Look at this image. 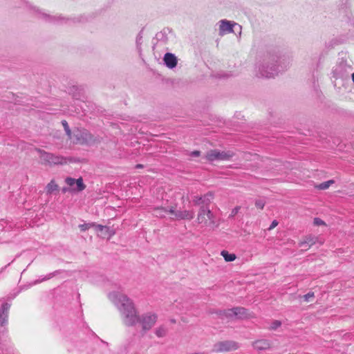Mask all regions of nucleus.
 <instances>
[{"mask_svg":"<svg viewBox=\"0 0 354 354\" xmlns=\"http://www.w3.org/2000/svg\"><path fill=\"white\" fill-rule=\"evenodd\" d=\"M279 57L275 52H267L263 55V61L257 66V76L271 78L279 72L278 64Z\"/></svg>","mask_w":354,"mask_h":354,"instance_id":"f03ea898","label":"nucleus"},{"mask_svg":"<svg viewBox=\"0 0 354 354\" xmlns=\"http://www.w3.org/2000/svg\"><path fill=\"white\" fill-rule=\"evenodd\" d=\"M239 348L237 342L232 340L218 342L214 345L213 351L223 353L235 351Z\"/></svg>","mask_w":354,"mask_h":354,"instance_id":"423d86ee","label":"nucleus"},{"mask_svg":"<svg viewBox=\"0 0 354 354\" xmlns=\"http://www.w3.org/2000/svg\"><path fill=\"white\" fill-rule=\"evenodd\" d=\"M65 183L69 186L68 187L73 193L82 192L86 188V185L84 183L83 178L82 177H80L77 179L67 177L65 178Z\"/></svg>","mask_w":354,"mask_h":354,"instance_id":"1a4fd4ad","label":"nucleus"},{"mask_svg":"<svg viewBox=\"0 0 354 354\" xmlns=\"http://www.w3.org/2000/svg\"><path fill=\"white\" fill-rule=\"evenodd\" d=\"M55 275L54 273H50L44 279H41V281L50 279Z\"/></svg>","mask_w":354,"mask_h":354,"instance_id":"c9c22d12","label":"nucleus"},{"mask_svg":"<svg viewBox=\"0 0 354 354\" xmlns=\"http://www.w3.org/2000/svg\"><path fill=\"white\" fill-rule=\"evenodd\" d=\"M253 347L257 351H264L270 348V343L267 339H259L253 343Z\"/></svg>","mask_w":354,"mask_h":354,"instance_id":"2eb2a0df","label":"nucleus"},{"mask_svg":"<svg viewBox=\"0 0 354 354\" xmlns=\"http://www.w3.org/2000/svg\"><path fill=\"white\" fill-rule=\"evenodd\" d=\"M277 225H278V222L276 220L273 221L269 227V230H271V229L275 227Z\"/></svg>","mask_w":354,"mask_h":354,"instance_id":"f704fd0d","label":"nucleus"},{"mask_svg":"<svg viewBox=\"0 0 354 354\" xmlns=\"http://www.w3.org/2000/svg\"><path fill=\"white\" fill-rule=\"evenodd\" d=\"M58 185L54 180H51L46 187V191L48 194H51L53 192L58 189Z\"/></svg>","mask_w":354,"mask_h":354,"instance_id":"a211bd4d","label":"nucleus"},{"mask_svg":"<svg viewBox=\"0 0 354 354\" xmlns=\"http://www.w3.org/2000/svg\"><path fill=\"white\" fill-rule=\"evenodd\" d=\"M163 60H164L165 64L169 68H174L177 65V58L172 53H167L164 56Z\"/></svg>","mask_w":354,"mask_h":354,"instance_id":"4468645a","label":"nucleus"},{"mask_svg":"<svg viewBox=\"0 0 354 354\" xmlns=\"http://www.w3.org/2000/svg\"><path fill=\"white\" fill-rule=\"evenodd\" d=\"M62 124L64 128V130L66 131V133L67 134V136L71 138V131L69 128V126L68 124V122L66 121V120H62Z\"/></svg>","mask_w":354,"mask_h":354,"instance_id":"5701e85b","label":"nucleus"},{"mask_svg":"<svg viewBox=\"0 0 354 354\" xmlns=\"http://www.w3.org/2000/svg\"><path fill=\"white\" fill-rule=\"evenodd\" d=\"M81 136L82 137L83 141L87 142L88 140L91 138V134L87 131H83L81 133Z\"/></svg>","mask_w":354,"mask_h":354,"instance_id":"cd10ccee","label":"nucleus"},{"mask_svg":"<svg viewBox=\"0 0 354 354\" xmlns=\"http://www.w3.org/2000/svg\"><path fill=\"white\" fill-rule=\"evenodd\" d=\"M314 224L316 225H322L324 224V222L319 218H315L314 219Z\"/></svg>","mask_w":354,"mask_h":354,"instance_id":"2f4dec72","label":"nucleus"},{"mask_svg":"<svg viewBox=\"0 0 354 354\" xmlns=\"http://www.w3.org/2000/svg\"><path fill=\"white\" fill-rule=\"evenodd\" d=\"M266 205V201L264 199L260 198L255 201V206L261 209H263Z\"/></svg>","mask_w":354,"mask_h":354,"instance_id":"b1692460","label":"nucleus"},{"mask_svg":"<svg viewBox=\"0 0 354 354\" xmlns=\"http://www.w3.org/2000/svg\"><path fill=\"white\" fill-rule=\"evenodd\" d=\"M221 254L223 256L224 259L227 262L233 261L234 260L236 259V255L234 254L229 253L226 250H223Z\"/></svg>","mask_w":354,"mask_h":354,"instance_id":"6ab92c4d","label":"nucleus"},{"mask_svg":"<svg viewBox=\"0 0 354 354\" xmlns=\"http://www.w3.org/2000/svg\"><path fill=\"white\" fill-rule=\"evenodd\" d=\"M334 183V180H328V181H326V182H324L322 183H320L317 187L319 189H328L330 185L333 184Z\"/></svg>","mask_w":354,"mask_h":354,"instance_id":"412c9836","label":"nucleus"},{"mask_svg":"<svg viewBox=\"0 0 354 354\" xmlns=\"http://www.w3.org/2000/svg\"><path fill=\"white\" fill-rule=\"evenodd\" d=\"M142 41V32H140L136 37V45H137V48L139 50H140V49H141Z\"/></svg>","mask_w":354,"mask_h":354,"instance_id":"a878e982","label":"nucleus"},{"mask_svg":"<svg viewBox=\"0 0 354 354\" xmlns=\"http://www.w3.org/2000/svg\"><path fill=\"white\" fill-rule=\"evenodd\" d=\"M143 167H144V166H143L142 165H141V164H138V165H136V168H143Z\"/></svg>","mask_w":354,"mask_h":354,"instance_id":"4c0bfd02","label":"nucleus"},{"mask_svg":"<svg viewBox=\"0 0 354 354\" xmlns=\"http://www.w3.org/2000/svg\"><path fill=\"white\" fill-rule=\"evenodd\" d=\"M232 156L230 152L220 151L218 150H211L207 153L206 158L207 160L213 162L214 160H226Z\"/></svg>","mask_w":354,"mask_h":354,"instance_id":"9d476101","label":"nucleus"},{"mask_svg":"<svg viewBox=\"0 0 354 354\" xmlns=\"http://www.w3.org/2000/svg\"><path fill=\"white\" fill-rule=\"evenodd\" d=\"M352 80L354 82V73L352 74Z\"/></svg>","mask_w":354,"mask_h":354,"instance_id":"58836bf2","label":"nucleus"},{"mask_svg":"<svg viewBox=\"0 0 354 354\" xmlns=\"http://www.w3.org/2000/svg\"><path fill=\"white\" fill-rule=\"evenodd\" d=\"M315 297V294L313 292H309L307 294L303 296V298L305 301L308 302L311 298Z\"/></svg>","mask_w":354,"mask_h":354,"instance_id":"bb28decb","label":"nucleus"},{"mask_svg":"<svg viewBox=\"0 0 354 354\" xmlns=\"http://www.w3.org/2000/svg\"><path fill=\"white\" fill-rule=\"evenodd\" d=\"M42 16L44 17V18H49V19H52V17H50V16H48V15H46V14H43V15H42Z\"/></svg>","mask_w":354,"mask_h":354,"instance_id":"e433bc0d","label":"nucleus"},{"mask_svg":"<svg viewBox=\"0 0 354 354\" xmlns=\"http://www.w3.org/2000/svg\"><path fill=\"white\" fill-rule=\"evenodd\" d=\"M109 297L117 306L126 326H134L138 323L139 315L134 304L127 295L118 292H111Z\"/></svg>","mask_w":354,"mask_h":354,"instance_id":"f257e3e1","label":"nucleus"},{"mask_svg":"<svg viewBox=\"0 0 354 354\" xmlns=\"http://www.w3.org/2000/svg\"><path fill=\"white\" fill-rule=\"evenodd\" d=\"M36 151L39 153L40 162L44 165L52 167L67 162L66 158L62 156L55 155L41 149H36Z\"/></svg>","mask_w":354,"mask_h":354,"instance_id":"20e7f679","label":"nucleus"},{"mask_svg":"<svg viewBox=\"0 0 354 354\" xmlns=\"http://www.w3.org/2000/svg\"><path fill=\"white\" fill-rule=\"evenodd\" d=\"M201 154V152L199 151H194L191 153V156L194 157H198Z\"/></svg>","mask_w":354,"mask_h":354,"instance_id":"72a5a7b5","label":"nucleus"},{"mask_svg":"<svg viewBox=\"0 0 354 354\" xmlns=\"http://www.w3.org/2000/svg\"><path fill=\"white\" fill-rule=\"evenodd\" d=\"M93 227H95L97 231H101V232H102L104 230H106V231H108L109 230V228L108 227L102 225L100 224H95V225Z\"/></svg>","mask_w":354,"mask_h":354,"instance_id":"c85d7f7f","label":"nucleus"},{"mask_svg":"<svg viewBox=\"0 0 354 354\" xmlns=\"http://www.w3.org/2000/svg\"><path fill=\"white\" fill-rule=\"evenodd\" d=\"M62 193L65 194L66 192H71V193H73L72 192V190L68 187H64L62 189Z\"/></svg>","mask_w":354,"mask_h":354,"instance_id":"473e14b6","label":"nucleus"},{"mask_svg":"<svg viewBox=\"0 0 354 354\" xmlns=\"http://www.w3.org/2000/svg\"><path fill=\"white\" fill-rule=\"evenodd\" d=\"M223 77H229V75H224Z\"/></svg>","mask_w":354,"mask_h":354,"instance_id":"ea45409f","label":"nucleus"},{"mask_svg":"<svg viewBox=\"0 0 354 354\" xmlns=\"http://www.w3.org/2000/svg\"><path fill=\"white\" fill-rule=\"evenodd\" d=\"M169 212L174 216L172 218L176 220H192L194 217V212L193 210H176L174 206H169Z\"/></svg>","mask_w":354,"mask_h":354,"instance_id":"6e6552de","label":"nucleus"},{"mask_svg":"<svg viewBox=\"0 0 354 354\" xmlns=\"http://www.w3.org/2000/svg\"><path fill=\"white\" fill-rule=\"evenodd\" d=\"M202 196H194V199H193V202L196 205H199L201 204H202Z\"/></svg>","mask_w":354,"mask_h":354,"instance_id":"c756f323","label":"nucleus"},{"mask_svg":"<svg viewBox=\"0 0 354 354\" xmlns=\"http://www.w3.org/2000/svg\"><path fill=\"white\" fill-rule=\"evenodd\" d=\"M240 209H241L240 206L235 207L234 209H232L231 214H230V217H234L236 214H238V212L240 210Z\"/></svg>","mask_w":354,"mask_h":354,"instance_id":"7c9ffc66","label":"nucleus"},{"mask_svg":"<svg viewBox=\"0 0 354 354\" xmlns=\"http://www.w3.org/2000/svg\"><path fill=\"white\" fill-rule=\"evenodd\" d=\"M157 321V315L154 313H147L141 316L139 315V322L138 324H140L142 330L146 331L150 330L156 324Z\"/></svg>","mask_w":354,"mask_h":354,"instance_id":"0eeeda50","label":"nucleus"},{"mask_svg":"<svg viewBox=\"0 0 354 354\" xmlns=\"http://www.w3.org/2000/svg\"><path fill=\"white\" fill-rule=\"evenodd\" d=\"M281 326V322L280 321L274 320L271 323L268 329L270 330H274L277 328H278L279 327H280Z\"/></svg>","mask_w":354,"mask_h":354,"instance_id":"4be33fe9","label":"nucleus"},{"mask_svg":"<svg viewBox=\"0 0 354 354\" xmlns=\"http://www.w3.org/2000/svg\"><path fill=\"white\" fill-rule=\"evenodd\" d=\"M202 198H203L202 202H201L203 204L202 206L208 207L207 206L210 204L211 201L214 198V193L212 192H209L207 194H205V195L202 196Z\"/></svg>","mask_w":354,"mask_h":354,"instance_id":"f3484780","label":"nucleus"},{"mask_svg":"<svg viewBox=\"0 0 354 354\" xmlns=\"http://www.w3.org/2000/svg\"><path fill=\"white\" fill-rule=\"evenodd\" d=\"M219 35H223L226 33L233 32V28L237 26V24L233 21L223 19L220 21Z\"/></svg>","mask_w":354,"mask_h":354,"instance_id":"9b49d317","label":"nucleus"},{"mask_svg":"<svg viewBox=\"0 0 354 354\" xmlns=\"http://www.w3.org/2000/svg\"><path fill=\"white\" fill-rule=\"evenodd\" d=\"M10 308V304L4 302L1 304L0 308V328H5L8 324V311Z\"/></svg>","mask_w":354,"mask_h":354,"instance_id":"f8f14e48","label":"nucleus"},{"mask_svg":"<svg viewBox=\"0 0 354 354\" xmlns=\"http://www.w3.org/2000/svg\"><path fill=\"white\" fill-rule=\"evenodd\" d=\"M169 207H154L153 210L154 212V214L157 217L164 218L165 217L166 214H169L168 209Z\"/></svg>","mask_w":354,"mask_h":354,"instance_id":"dca6fc26","label":"nucleus"},{"mask_svg":"<svg viewBox=\"0 0 354 354\" xmlns=\"http://www.w3.org/2000/svg\"><path fill=\"white\" fill-rule=\"evenodd\" d=\"M197 221L199 224L212 229H215L219 225L216 216L208 207L205 206L200 207L197 216Z\"/></svg>","mask_w":354,"mask_h":354,"instance_id":"7ed1b4c3","label":"nucleus"},{"mask_svg":"<svg viewBox=\"0 0 354 354\" xmlns=\"http://www.w3.org/2000/svg\"><path fill=\"white\" fill-rule=\"evenodd\" d=\"M167 330L165 326H160L156 330V335L159 337H165L167 335Z\"/></svg>","mask_w":354,"mask_h":354,"instance_id":"aec40b11","label":"nucleus"},{"mask_svg":"<svg viewBox=\"0 0 354 354\" xmlns=\"http://www.w3.org/2000/svg\"><path fill=\"white\" fill-rule=\"evenodd\" d=\"M218 316L221 318L243 319L248 318L249 314L247 309L243 307H235L230 309L216 311Z\"/></svg>","mask_w":354,"mask_h":354,"instance_id":"39448f33","label":"nucleus"},{"mask_svg":"<svg viewBox=\"0 0 354 354\" xmlns=\"http://www.w3.org/2000/svg\"><path fill=\"white\" fill-rule=\"evenodd\" d=\"M95 225L94 223H84L79 225L81 231H86L88 230L90 227H93Z\"/></svg>","mask_w":354,"mask_h":354,"instance_id":"393cba45","label":"nucleus"},{"mask_svg":"<svg viewBox=\"0 0 354 354\" xmlns=\"http://www.w3.org/2000/svg\"><path fill=\"white\" fill-rule=\"evenodd\" d=\"M318 241V238L313 235H308L304 241H300L299 246L302 248L304 250H308L312 245Z\"/></svg>","mask_w":354,"mask_h":354,"instance_id":"ddd939ff","label":"nucleus"}]
</instances>
